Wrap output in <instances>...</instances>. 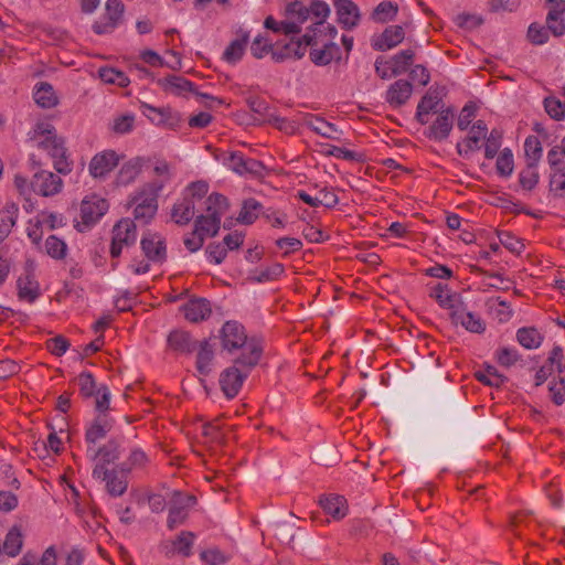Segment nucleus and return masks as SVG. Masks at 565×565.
<instances>
[{
    "label": "nucleus",
    "mask_w": 565,
    "mask_h": 565,
    "mask_svg": "<svg viewBox=\"0 0 565 565\" xmlns=\"http://www.w3.org/2000/svg\"><path fill=\"white\" fill-rule=\"evenodd\" d=\"M196 503V498L191 494H183L175 492L170 502L169 515H168V527L174 529L177 525L182 524L188 515L189 511Z\"/></svg>",
    "instance_id": "nucleus-7"
},
{
    "label": "nucleus",
    "mask_w": 565,
    "mask_h": 565,
    "mask_svg": "<svg viewBox=\"0 0 565 565\" xmlns=\"http://www.w3.org/2000/svg\"><path fill=\"white\" fill-rule=\"evenodd\" d=\"M321 43L322 47L317 49L316 45H310L312 49L309 53L310 60L319 66L329 64L338 55L340 49L335 43L326 42L323 39L318 38V44Z\"/></svg>",
    "instance_id": "nucleus-24"
},
{
    "label": "nucleus",
    "mask_w": 565,
    "mask_h": 565,
    "mask_svg": "<svg viewBox=\"0 0 565 565\" xmlns=\"http://www.w3.org/2000/svg\"><path fill=\"white\" fill-rule=\"evenodd\" d=\"M484 156L487 159H493L500 147L502 140V132L498 129H492L486 138Z\"/></svg>",
    "instance_id": "nucleus-51"
},
{
    "label": "nucleus",
    "mask_w": 565,
    "mask_h": 565,
    "mask_svg": "<svg viewBox=\"0 0 565 565\" xmlns=\"http://www.w3.org/2000/svg\"><path fill=\"white\" fill-rule=\"evenodd\" d=\"M182 122V116L171 107H164L163 120L161 127L175 130Z\"/></svg>",
    "instance_id": "nucleus-64"
},
{
    "label": "nucleus",
    "mask_w": 565,
    "mask_h": 565,
    "mask_svg": "<svg viewBox=\"0 0 565 565\" xmlns=\"http://www.w3.org/2000/svg\"><path fill=\"white\" fill-rule=\"evenodd\" d=\"M34 140L38 148L47 152L53 159L54 169L58 173L66 174L71 171L65 157L64 141L56 136L52 125L45 122L38 124L34 129Z\"/></svg>",
    "instance_id": "nucleus-2"
},
{
    "label": "nucleus",
    "mask_w": 565,
    "mask_h": 565,
    "mask_svg": "<svg viewBox=\"0 0 565 565\" xmlns=\"http://www.w3.org/2000/svg\"><path fill=\"white\" fill-rule=\"evenodd\" d=\"M141 248L146 257L156 263H162L167 257L164 241L157 234L147 233L141 238Z\"/></svg>",
    "instance_id": "nucleus-16"
},
{
    "label": "nucleus",
    "mask_w": 565,
    "mask_h": 565,
    "mask_svg": "<svg viewBox=\"0 0 565 565\" xmlns=\"http://www.w3.org/2000/svg\"><path fill=\"white\" fill-rule=\"evenodd\" d=\"M120 441L116 438L109 439L105 445L98 449L88 446L86 449V457L90 461H95V466H103L107 468L108 465L114 463L120 457Z\"/></svg>",
    "instance_id": "nucleus-9"
},
{
    "label": "nucleus",
    "mask_w": 565,
    "mask_h": 565,
    "mask_svg": "<svg viewBox=\"0 0 565 565\" xmlns=\"http://www.w3.org/2000/svg\"><path fill=\"white\" fill-rule=\"evenodd\" d=\"M194 210V201L184 196L182 201L173 205L171 216L177 224L185 225L193 218Z\"/></svg>",
    "instance_id": "nucleus-26"
},
{
    "label": "nucleus",
    "mask_w": 565,
    "mask_h": 565,
    "mask_svg": "<svg viewBox=\"0 0 565 565\" xmlns=\"http://www.w3.org/2000/svg\"><path fill=\"white\" fill-rule=\"evenodd\" d=\"M524 151L529 160V163L537 164L543 152L542 145L539 138L535 136H529L524 142Z\"/></svg>",
    "instance_id": "nucleus-48"
},
{
    "label": "nucleus",
    "mask_w": 565,
    "mask_h": 565,
    "mask_svg": "<svg viewBox=\"0 0 565 565\" xmlns=\"http://www.w3.org/2000/svg\"><path fill=\"white\" fill-rule=\"evenodd\" d=\"M303 124L312 131L324 138L333 140L339 139V130L335 125L324 120L322 117L307 114L303 116Z\"/></svg>",
    "instance_id": "nucleus-21"
},
{
    "label": "nucleus",
    "mask_w": 565,
    "mask_h": 565,
    "mask_svg": "<svg viewBox=\"0 0 565 565\" xmlns=\"http://www.w3.org/2000/svg\"><path fill=\"white\" fill-rule=\"evenodd\" d=\"M108 210V203L98 195L86 196L81 203L82 223L76 225L79 232L88 230L94 225Z\"/></svg>",
    "instance_id": "nucleus-6"
},
{
    "label": "nucleus",
    "mask_w": 565,
    "mask_h": 565,
    "mask_svg": "<svg viewBox=\"0 0 565 565\" xmlns=\"http://www.w3.org/2000/svg\"><path fill=\"white\" fill-rule=\"evenodd\" d=\"M495 356L499 364L505 367L514 365L521 358L516 349L509 347L498 349Z\"/></svg>",
    "instance_id": "nucleus-52"
},
{
    "label": "nucleus",
    "mask_w": 565,
    "mask_h": 565,
    "mask_svg": "<svg viewBox=\"0 0 565 565\" xmlns=\"http://www.w3.org/2000/svg\"><path fill=\"white\" fill-rule=\"evenodd\" d=\"M262 211V204L255 199H248L243 202L242 210L237 221L242 224H253Z\"/></svg>",
    "instance_id": "nucleus-37"
},
{
    "label": "nucleus",
    "mask_w": 565,
    "mask_h": 565,
    "mask_svg": "<svg viewBox=\"0 0 565 565\" xmlns=\"http://www.w3.org/2000/svg\"><path fill=\"white\" fill-rule=\"evenodd\" d=\"M500 243L510 252L520 254L524 248V244L515 236L508 232L499 234Z\"/></svg>",
    "instance_id": "nucleus-63"
},
{
    "label": "nucleus",
    "mask_w": 565,
    "mask_h": 565,
    "mask_svg": "<svg viewBox=\"0 0 565 565\" xmlns=\"http://www.w3.org/2000/svg\"><path fill=\"white\" fill-rule=\"evenodd\" d=\"M319 504L323 511L334 520H341L348 514V502L343 495H322L319 500Z\"/></svg>",
    "instance_id": "nucleus-19"
},
{
    "label": "nucleus",
    "mask_w": 565,
    "mask_h": 565,
    "mask_svg": "<svg viewBox=\"0 0 565 565\" xmlns=\"http://www.w3.org/2000/svg\"><path fill=\"white\" fill-rule=\"evenodd\" d=\"M488 127L483 120L476 121L462 143L457 145L460 156L468 157L471 152L480 149V141L487 137Z\"/></svg>",
    "instance_id": "nucleus-13"
},
{
    "label": "nucleus",
    "mask_w": 565,
    "mask_h": 565,
    "mask_svg": "<svg viewBox=\"0 0 565 565\" xmlns=\"http://www.w3.org/2000/svg\"><path fill=\"white\" fill-rule=\"evenodd\" d=\"M194 535L192 532H181L180 535L173 541L174 548L183 556H190L191 547L193 545Z\"/></svg>",
    "instance_id": "nucleus-54"
},
{
    "label": "nucleus",
    "mask_w": 565,
    "mask_h": 565,
    "mask_svg": "<svg viewBox=\"0 0 565 565\" xmlns=\"http://www.w3.org/2000/svg\"><path fill=\"white\" fill-rule=\"evenodd\" d=\"M34 102L42 108H52L57 105V96L51 84L42 82L35 86Z\"/></svg>",
    "instance_id": "nucleus-27"
},
{
    "label": "nucleus",
    "mask_w": 565,
    "mask_h": 565,
    "mask_svg": "<svg viewBox=\"0 0 565 565\" xmlns=\"http://www.w3.org/2000/svg\"><path fill=\"white\" fill-rule=\"evenodd\" d=\"M477 105L475 103H468L461 109L460 115L458 117L457 126L460 130H466L470 126L471 121L476 117Z\"/></svg>",
    "instance_id": "nucleus-58"
},
{
    "label": "nucleus",
    "mask_w": 565,
    "mask_h": 565,
    "mask_svg": "<svg viewBox=\"0 0 565 565\" xmlns=\"http://www.w3.org/2000/svg\"><path fill=\"white\" fill-rule=\"evenodd\" d=\"M14 185H15L17 190L19 191V193L21 195H23L25 199L26 204L24 205V207L26 210H31L33 207L31 199H30V194H31V192H33L32 188H31V182H29L28 179L22 175H15L14 177Z\"/></svg>",
    "instance_id": "nucleus-62"
},
{
    "label": "nucleus",
    "mask_w": 565,
    "mask_h": 565,
    "mask_svg": "<svg viewBox=\"0 0 565 565\" xmlns=\"http://www.w3.org/2000/svg\"><path fill=\"white\" fill-rule=\"evenodd\" d=\"M99 77L107 84H116L119 87H126L129 84L127 75L113 67H102L99 70Z\"/></svg>",
    "instance_id": "nucleus-43"
},
{
    "label": "nucleus",
    "mask_w": 565,
    "mask_h": 565,
    "mask_svg": "<svg viewBox=\"0 0 565 565\" xmlns=\"http://www.w3.org/2000/svg\"><path fill=\"white\" fill-rule=\"evenodd\" d=\"M23 546V535L21 529L17 525L12 526L6 535L2 551L10 557L20 554Z\"/></svg>",
    "instance_id": "nucleus-30"
},
{
    "label": "nucleus",
    "mask_w": 565,
    "mask_h": 565,
    "mask_svg": "<svg viewBox=\"0 0 565 565\" xmlns=\"http://www.w3.org/2000/svg\"><path fill=\"white\" fill-rule=\"evenodd\" d=\"M221 220L212 215H200L195 220V233L209 236H215L218 233Z\"/></svg>",
    "instance_id": "nucleus-36"
},
{
    "label": "nucleus",
    "mask_w": 565,
    "mask_h": 565,
    "mask_svg": "<svg viewBox=\"0 0 565 565\" xmlns=\"http://www.w3.org/2000/svg\"><path fill=\"white\" fill-rule=\"evenodd\" d=\"M18 289L19 297L29 302H33L39 297V285L31 275L18 279Z\"/></svg>",
    "instance_id": "nucleus-38"
},
{
    "label": "nucleus",
    "mask_w": 565,
    "mask_h": 565,
    "mask_svg": "<svg viewBox=\"0 0 565 565\" xmlns=\"http://www.w3.org/2000/svg\"><path fill=\"white\" fill-rule=\"evenodd\" d=\"M431 297H434L437 300V302L444 308L451 309V311L457 308L456 295L451 294L450 290L446 286H443L441 284H438L434 288Z\"/></svg>",
    "instance_id": "nucleus-44"
},
{
    "label": "nucleus",
    "mask_w": 565,
    "mask_h": 565,
    "mask_svg": "<svg viewBox=\"0 0 565 565\" xmlns=\"http://www.w3.org/2000/svg\"><path fill=\"white\" fill-rule=\"evenodd\" d=\"M19 207L15 203H8L0 211V243L11 233L18 217Z\"/></svg>",
    "instance_id": "nucleus-28"
},
{
    "label": "nucleus",
    "mask_w": 565,
    "mask_h": 565,
    "mask_svg": "<svg viewBox=\"0 0 565 565\" xmlns=\"http://www.w3.org/2000/svg\"><path fill=\"white\" fill-rule=\"evenodd\" d=\"M149 462L147 454L140 448H134L130 450L129 456L120 466V470L124 472H130L135 469H142Z\"/></svg>",
    "instance_id": "nucleus-34"
},
{
    "label": "nucleus",
    "mask_w": 565,
    "mask_h": 565,
    "mask_svg": "<svg viewBox=\"0 0 565 565\" xmlns=\"http://www.w3.org/2000/svg\"><path fill=\"white\" fill-rule=\"evenodd\" d=\"M519 181L524 190H532L539 182L536 164L527 163V167L520 172Z\"/></svg>",
    "instance_id": "nucleus-49"
},
{
    "label": "nucleus",
    "mask_w": 565,
    "mask_h": 565,
    "mask_svg": "<svg viewBox=\"0 0 565 565\" xmlns=\"http://www.w3.org/2000/svg\"><path fill=\"white\" fill-rule=\"evenodd\" d=\"M454 125V113L450 108L441 109L436 120L429 126L426 136L436 141L448 138Z\"/></svg>",
    "instance_id": "nucleus-14"
},
{
    "label": "nucleus",
    "mask_w": 565,
    "mask_h": 565,
    "mask_svg": "<svg viewBox=\"0 0 565 565\" xmlns=\"http://www.w3.org/2000/svg\"><path fill=\"white\" fill-rule=\"evenodd\" d=\"M497 171L500 175L508 177L513 171V156L511 150L504 149L497 159Z\"/></svg>",
    "instance_id": "nucleus-53"
},
{
    "label": "nucleus",
    "mask_w": 565,
    "mask_h": 565,
    "mask_svg": "<svg viewBox=\"0 0 565 565\" xmlns=\"http://www.w3.org/2000/svg\"><path fill=\"white\" fill-rule=\"evenodd\" d=\"M415 57V51L412 49L403 50L395 54L390 62L393 67V74H404L408 67L413 64Z\"/></svg>",
    "instance_id": "nucleus-35"
},
{
    "label": "nucleus",
    "mask_w": 565,
    "mask_h": 565,
    "mask_svg": "<svg viewBox=\"0 0 565 565\" xmlns=\"http://www.w3.org/2000/svg\"><path fill=\"white\" fill-rule=\"evenodd\" d=\"M286 11L289 17L297 21L299 24L307 21L309 17V9L300 1H294L289 3Z\"/></svg>",
    "instance_id": "nucleus-57"
},
{
    "label": "nucleus",
    "mask_w": 565,
    "mask_h": 565,
    "mask_svg": "<svg viewBox=\"0 0 565 565\" xmlns=\"http://www.w3.org/2000/svg\"><path fill=\"white\" fill-rule=\"evenodd\" d=\"M162 190V182H149L132 199L136 204L134 210L135 220L147 224L156 214L158 209L157 198Z\"/></svg>",
    "instance_id": "nucleus-4"
},
{
    "label": "nucleus",
    "mask_w": 565,
    "mask_h": 565,
    "mask_svg": "<svg viewBox=\"0 0 565 565\" xmlns=\"http://www.w3.org/2000/svg\"><path fill=\"white\" fill-rule=\"evenodd\" d=\"M551 191L557 196L565 195V171L555 169L550 179Z\"/></svg>",
    "instance_id": "nucleus-60"
},
{
    "label": "nucleus",
    "mask_w": 565,
    "mask_h": 565,
    "mask_svg": "<svg viewBox=\"0 0 565 565\" xmlns=\"http://www.w3.org/2000/svg\"><path fill=\"white\" fill-rule=\"evenodd\" d=\"M333 6L337 21L342 29L351 31L359 25L361 20L360 9L352 0H334Z\"/></svg>",
    "instance_id": "nucleus-10"
},
{
    "label": "nucleus",
    "mask_w": 565,
    "mask_h": 565,
    "mask_svg": "<svg viewBox=\"0 0 565 565\" xmlns=\"http://www.w3.org/2000/svg\"><path fill=\"white\" fill-rule=\"evenodd\" d=\"M113 239L124 246L134 245L137 239V228L134 221L124 218L113 228Z\"/></svg>",
    "instance_id": "nucleus-23"
},
{
    "label": "nucleus",
    "mask_w": 565,
    "mask_h": 565,
    "mask_svg": "<svg viewBox=\"0 0 565 565\" xmlns=\"http://www.w3.org/2000/svg\"><path fill=\"white\" fill-rule=\"evenodd\" d=\"M309 9V15L312 14L318 21L309 28L308 32L303 34V41L307 45H318V33L321 32V26L330 14L329 6L323 1H312Z\"/></svg>",
    "instance_id": "nucleus-11"
},
{
    "label": "nucleus",
    "mask_w": 565,
    "mask_h": 565,
    "mask_svg": "<svg viewBox=\"0 0 565 565\" xmlns=\"http://www.w3.org/2000/svg\"><path fill=\"white\" fill-rule=\"evenodd\" d=\"M214 360V350L209 339H204L199 345L195 367L201 375H209L212 371V362Z\"/></svg>",
    "instance_id": "nucleus-25"
},
{
    "label": "nucleus",
    "mask_w": 565,
    "mask_h": 565,
    "mask_svg": "<svg viewBox=\"0 0 565 565\" xmlns=\"http://www.w3.org/2000/svg\"><path fill=\"white\" fill-rule=\"evenodd\" d=\"M77 381H78L81 393L84 396L90 397L97 392L96 382L90 373H88V372L81 373L78 375Z\"/></svg>",
    "instance_id": "nucleus-59"
},
{
    "label": "nucleus",
    "mask_w": 565,
    "mask_h": 565,
    "mask_svg": "<svg viewBox=\"0 0 565 565\" xmlns=\"http://www.w3.org/2000/svg\"><path fill=\"white\" fill-rule=\"evenodd\" d=\"M450 319L455 324H461L466 330L475 333H482L486 330L484 321L475 313L456 308L450 312Z\"/></svg>",
    "instance_id": "nucleus-18"
},
{
    "label": "nucleus",
    "mask_w": 565,
    "mask_h": 565,
    "mask_svg": "<svg viewBox=\"0 0 565 565\" xmlns=\"http://www.w3.org/2000/svg\"><path fill=\"white\" fill-rule=\"evenodd\" d=\"M128 472L120 470V466L108 469L103 466H94L93 477L106 482V489L113 497L122 495L128 488Z\"/></svg>",
    "instance_id": "nucleus-5"
},
{
    "label": "nucleus",
    "mask_w": 565,
    "mask_h": 565,
    "mask_svg": "<svg viewBox=\"0 0 565 565\" xmlns=\"http://www.w3.org/2000/svg\"><path fill=\"white\" fill-rule=\"evenodd\" d=\"M124 13V4L120 0H107L105 6V19L117 24L120 23Z\"/></svg>",
    "instance_id": "nucleus-55"
},
{
    "label": "nucleus",
    "mask_w": 565,
    "mask_h": 565,
    "mask_svg": "<svg viewBox=\"0 0 565 565\" xmlns=\"http://www.w3.org/2000/svg\"><path fill=\"white\" fill-rule=\"evenodd\" d=\"M476 377L479 382L489 385L499 387L507 380L505 376L500 374L494 366H487L484 371H478L476 373Z\"/></svg>",
    "instance_id": "nucleus-45"
},
{
    "label": "nucleus",
    "mask_w": 565,
    "mask_h": 565,
    "mask_svg": "<svg viewBox=\"0 0 565 565\" xmlns=\"http://www.w3.org/2000/svg\"><path fill=\"white\" fill-rule=\"evenodd\" d=\"M169 347L182 354H191L196 349V341L188 331L174 330L168 337Z\"/></svg>",
    "instance_id": "nucleus-22"
},
{
    "label": "nucleus",
    "mask_w": 565,
    "mask_h": 565,
    "mask_svg": "<svg viewBox=\"0 0 565 565\" xmlns=\"http://www.w3.org/2000/svg\"><path fill=\"white\" fill-rule=\"evenodd\" d=\"M398 6L392 1H382L376 6L372 13V19L376 22H387L395 18Z\"/></svg>",
    "instance_id": "nucleus-39"
},
{
    "label": "nucleus",
    "mask_w": 565,
    "mask_h": 565,
    "mask_svg": "<svg viewBox=\"0 0 565 565\" xmlns=\"http://www.w3.org/2000/svg\"><path fill=\"white\" fill-rule=\"evenodd\" d=\"M220 339L223 350L228 353L239 351V353H250V347L255 345L259 351V359L263 354V347L255 338H248L245 327L235 320L226 321L221 331Z\"/></svg>",
    "instance_id": "nucleus-3"
},
{
    "label": "nucleus",
    "mask_w": 565,
    "mask_h": 565,
    "mask_svg": "<svg viewBox=\"0 0 565 565\" xmlns=\"http://www.w3.org/2000/svg\"><path fill=\"white\" fill-rule=\"evenodd\" d=\"M162 88L173 94H182L184 92H193V84L180 76L170 75L158 81Z\"/></svg>",
    "instance_id": "nucleus-32"
},
{
    "label": "nucleus",
    "mask_w": 565,
    "mask_h": 565,
    "mask_svg": "<svg viewBox=\"0 0 565 565\" xmlns=\"http://www.w3.org/2000/svg\"><path fill=\"white\" fill-rule=\"evenodd\" d=\"M259 351L255 345L250 347V353H239L233 364L220 374V386L227 398H234L243 386L244 381L253 369L259 363Z\"/></svg>",
    "instance_id": "nucleus-1"
},
{
    "label": "nucleus",
    "mask_w": 565,
    "mask_h": 565,
    "mask_svg": "<svg viewBox=\"0 0 565 565\" xmlns=\"http://www.w3.org/2000/svg\"><path fill=\"white\" fill-rule=\"evenodd\" d=\"M527 39L534 45H542L548 41L550 32L544 25L534 22L529 26Z\"/></svg>",
    "instance_id": "nucleus-50"
},
{
    "label": "nucleus",
    "mask_w": 565,
    "mask_h": 565,
    "mask_svg": "<svg viewBox=\"0 0 565 565\" xmlns=\"http://www.w3.org/2000/svg\"><path fill=\"white\" fill-rule=\"evenodd\" d=\"M46 348L52 354L61 356L70 348V342L63 335H56L46 341Z\"/></svg>",
    "instance_id": "nucleus-61"
},
{
    "label": "nucleus",
    "mask_w": 565,
    "mask_h": 565,
    "mask_svg": "<svg viewBox=\"0 0 565 565\" xmlns=\"http://www.w3.org/2000/svg\"><path fill=\"white\" fill-rule=\"evenodd\" d=\"M413 93V85L406 79L394 82L385 94V100L392 107H401L407 103Z\"/></svg>",
    "instance_id": "nucleus-17"
},
{
    "label": "nucleus",
    "mask_w": 565,
    "mask_h": 565,
    "mask_svg": "<svg viewBox=\"0 0 565 565\" xmlns=\"http://www.w3.org/2000/svg\"><path fill=\"white\" fill-rule=\"evenodd\" d=\"M543 339L542 333L534 327H523L516 331L518 342L527 350L537 349Z\"/></svg>",
    "instance_id": "nucleus-29"
},
{
    "label": "nucleus",
    "mask_w": 565,
    "mask_h": 565,
    "mask_svg": "<svg viewBox=\"0 0 565 565\" xmlns=\"http://www.w3.org/2000/svg\"><path fill=\"white\" fill-rule=\"evenodd\" d=\"M182 311L186 320L198 323L211 316L212 307L205 298H193L182 306Z\"/></svg>",
    "instance_id": "nucleus-15"
},
{
    "label": "nucleus",
    "mask_w": 565,
    "mask_h": 565,
    "mask_svg": "<svg viewBox=\"0 0 565 565\" xmlns=\"http://www.w3.org/2000/svg\"><path fill=\"white\" fill-rule=\"evenodd\" d=\"M487 307L500 322H507L511 319L513 311L510 306L500 298H490L487 300Z\"/></svg>",
    "instance_id": "nucleus-40"
},
{
    "label": "nucleus",
    "mask_w": 565,
    "mask_h": 565,
    "mask_svg": "<svg viewBox=\"0 0 565 565\" xmlns=\"http://www.w3.org/2000/svg\"><path fill=\"white\" fill-rule=\"evenodd\" d=\"M266 121L287 135H294L297 131V124L294 120L279 117L274 114H269Z\"/></svg>",
    "instance_id": "nucleus-56"
},
{
    "label": "nucleus",
    "mask_w": 565,
    "mask_h": 565,
    "mask_svg": "<svg viewBox=\"0 0 565 565\" xmlns=\"http://www.w3.org/2000/svg\"><path fill=\"white\" fill-rule=\"evenodd\" d=\"M63 181L60 175L47 171L40 170L34 173L31 180L32 191L42 196H53L62 191Z\"/></svg>",
    "instance_id": "nucleus-8"
},
{
    "label": "nucleus",
    "mask_w": 565,
    "mask_h": 565,
    "mask_svg": "<svg viewBox=\"0 0 565 565\" xmlns=\"http://www.w3.org/2000/svg\"><path fill=\"white\" fill-rule=\"evenodd\" d=\"M142 167V159L135 158L122 164L119 171V179L122 183L132 182L140 173Z\"/></svg>",
    "instance_id": "nucleus-46"
},
{
    "label": "nucleus",
    "mask_w": 565,
    "mask_h": 565,
    "mask_svg": "<svg viewBox=\"0 0 565 565\" xmlns=\"http://www.w3.org/2000/svg\"><path fill=\"white\" fill-rule=\"evenodd\" d=\"M249 35L247 32L243 33L239 39H236L230 43L226 50L223 53V58L228 63L238 62L245 51V47L248 43Z\"/></svg>",
    "instance_id": "nucleus-33"
},
{
    "label": "nucleus",
    "mask_w": 565,
    "mask_h": 565,
    "mask_svg": "<svg viewBox=\"0 0 565 565\" xmlns=\"http://www.w3.org/2000/svg\"><path fill=\"white\" fill-rule=\"evenodd\" d=\"M119 163V157L114 150L95 154L89 162V173L94 178H103L113 171Z\"/></svg>",
    "instance_id": "nucleus-12"
},
{
    "label": "nucleus",
    "mask_w": 565,
    "mask_h": 565,
    "mask_svg": "<svg viewBox=\"0 0 565 565\" xmlns=\"http://www.w3.org/2000/svg\"><path fill=\"white\" fill-rule=\"evenodd\" d=\"M441 97L437 90H433L431 88L423 96L417 107H419V113H437L441 109Z\"/></svg>",
    "instance_id": "nucleus-41"
},
{
    "label": "nucleus",
    "mask_w": 565,
    "mask_h": 565,
    "mask_svg": "<svg viewBox=\"0 0 565 565\" xmlns=\"http://www.w3.org/2000/svg\"><path fill=\"white\" fill-rule=\"evenodd\" d=\"M45 250L52 258L63 259L66 255L67 245L57 236L50 235L45 241Z\"/></svg>",
    "instance_id": "nucleus-47"
},
{
    "label": "nucleus",
    "mask_w": 565,
    "mask_h": 565,
    "mask_svg": "<svg viewBox=\"0 0 565 565\" xmlns=\"http://www.w3.org/2000/svg\"><path fill=\"white\" fill-rule=\"evenodd\" d=\"M405 38L401 25H391L374 41L373 47L377 51H387L398 45Z\"/></svg>",
    "instance_id": "nucleus-20"
},
{
    "label": "nucleus",
    "mask_w": 565,
    "mask_h": 565,
    "mask_svg": "<svg viewBox=\"0 0 565 565\" xmlns=\"http://www.w3.org/2000/svg\"><path fill=\"white\" fill-rule=\"evenodd\" d=\"M564 14L565 11L552 9L546 17L547 30L555 36H561L565 33V20L563 18Z\"/></svg>",
    "instance_id": "nucleus-42"
},
{
    "label": "nucleus",
    "mask_w": 565,
    "mask_h": 565,
    "mask_svg": "<svg viewBox=\"0 0 565 565\" xmlns=\"http://www.w3.org/2000/svg\"><path fill=\"white\" fill-rule=\"evenodd\" d=\"M206 214L212 215L217 218H222V216L227 212L230 207L228 200L217 192L211 193L206 199Z\"/></svg>",
    "instance_id": "nucleus-31"
}]
</instances>
